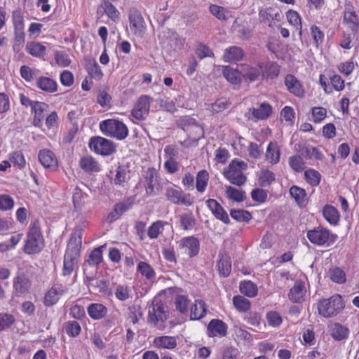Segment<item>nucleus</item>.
Here are the masks:
<instances>
[{"mask_svg":"<svg viewBox=\"0 0 359 359\" xmlns=\"http://www.w3.org/2000/svg\"><path fill=\"white\" fill-rule=\"evenodd\" d=\"M44 247V240L38 222L31 223L24 246V252L28 255L40 252Z\"/></svg>","mask_w":359,"mask_h":359,"instance_id":"f257e3e1","label":"nucleus"},{"mask_svg":"<svg viewBox=\"0 0 359 359\" xmlns=\"http://www.w3.org/2000/svg\"><path fill=\"white\" fill-rule=\"evenodd\" d=\"M100 129L104 135L118 140H124L128 135V129L126 125L115 119H107L101 121Z\"/></svg>","mask_w":359,"mask_h":359,"instance_id":"f03ea898","label":"nucleus"},{"mask_svg":"<svg viewBox=\"0 0 359 359\" xmlns=\"http://www.w3.org/2000/svg\"><path fill=\"white\" fill-rule=\"evenodd\" d=\"M343 309L344 302L341 296L339 294H335L329 299H323L318 304V313L325 318L337 316Z\"/></svg>","mask_w":359,"mask_h":359,"instance_id":"7ed1b4c3","label":"nucleus"},{"mask_svg":"<svg viewBox=\"0 0 359 359\" xmlns=\"http://www.w3.org/2000/svg\"><path fill=\"white\" fill-rule=\"evenodd\" d=\"M168 309L158 297H154L148 311V323L156 326L158 323H163L168 318Z\"/></svg>","mask_w":359,"mask_h":359,"instance_id":"20e7f679","label":"nucleus"},{"mask_svg":"<svg viewBox=\"0 0 359 359\" xmlns=\"http://www.w3.org/2000/svg\"><path fill=\"white\" fill-rule=\"evenodd\" d=\"M306 236L311 243L319 246H329L337 238V235L331 234L327 229L320 226L309 230Z\"/></svg>","mask_w":359,"mask_h":359,"instance_id":"39448f33","label":"nucleus"},{"mask_svg":"<svg viewBox=\"0 0 359 359\" xmlns=\"http://www.w3.org/2000/svg\"><path fill=\"white\" fill-rule=\"evenodd\" d=\"M244 166H245V163L243 161L233 160L224 172L225 177L233 184L237 186L244 184L246 182V177L241 171Z\"/></svg>","mask_w":359,"mask_h":359,"instance_id":"423d86ee","label":"nucleus"},{"mask_svg":"<svg viewBox=\"0 0 359 359\" xmlns=\"http://www.w3.org/2000/svg\"><path fill=\"white\" fill-rule=\"evenodd\" d=\"M165 196L169 202L175 205L190 206L194 203L190 194H184L180 188L175 187H168L165 190Z\"/></svg>","mask_w":359,"mask_h":359,"instance_id":"0eeeda50","label":"nucleus"},{"mask_svg":"<svg viewBox=\"0 0 359 359\" xmlns=\"http://www.w3.org/2000/svg\"><path fill=\"white\" fill-rule=\"evenodd\" d=\"M89 147L91 150L102 156H109L115 151L112 142L101 137L92 138Z\"/></svg>","mask_w":359,"mask_h":359,"instance_id":"6e6552de","label":"nucleus"},{"mask_svg":"<svg viewBox=\"0 0 359 359\" xmlns=\"http://www.w3.org/2000/svg\"><path fill=\"white\" fill-rule=\"evenodd\" d=\"M67 288L62 284H54L45 294L43 304L46 306H52L56 304L61 297L65 294Z\"/></svg>","mask_w":359,"mask_h":359,"instance_id":"1a4fd4ad","label":"nucleus"},{"mask_svg":"<svg viewBox=\"0 0 359 359\" xmlns=\"http://www.w3.org/2000/svg\"><path fill=\"white\" fill-rule=\"evenodd\" d=\"M151 98L148 95L141 96L136 102L132 115L137 120H144L149 114Z\"/></svg>","mask_w":359,"mask_h":359,"instance_id":"9d476101","label":"nucleus"},{"mask_svg":"<svg viewBox=\"0 0 359 359\" xmlns=\"http://www.w3.org/2000/svg\"><path fill=\"white\" fill-rule=\"evenodd\" d=\"M179 248L182 253L189 257H195L199 252L200 243L194 236L182 238L179 243Z\"/></svg>","mask_w":359,"mask_h":359,"instance_id":"9b49d317","label":"nucleus"},{"mask_svg":"<svg viewBox=\"0 0 359 359\" xmlns=\"http://www.w3.org/2000/svg\"><path fill=\"white\" fill-rule=\"evenodd\" d=\"M343 22L355 35L359 26V18L354 11L352 5H346L343 17Z\"/></svg>","mask_w":359,"mask_h":359,"instance_id":"f8f14e48","label":"nucleus"},{"mask_svg":"<svg viewBox=\"0 0 359 359\" xmlns=\"http://www.w3.org/2000/svg\"><path fill=\"white\" fill-rule=\"evenodd\" d=\"M82 244V229H76L72 233L65 254L79 257Z\"/></svg>","mask_w":359,"mask_h":359,"instance_id":"ddd939ff","label":"nucleus"},{"mask_svg":"<svg viewBox=\"0 0 359 359\" xmlns=\"http://www.w3.org/2000/svg\"><path fill=\"white\" fill-rule=\"evenodd\" d=\"M206 204L212 215L217 219L223 222L224 224H229L230 219L227 212L222 206L215 199H208Z\"/></svg>","mask_w":359,"mask_h":359,"instance_id":"4468645a","label":"nucleus"},{"mask_svg":"<svg viewBox=\"0 0 359 359\" xmlns=\"http://www.w3.org/2000/svg\"><path fill=\"white\" fill-rule=\"evenodd\" d=\"M285 84L289 92L297 97H302L304 95V89L301 82L292 74H288L285 78Z\"/></svg>","mask_w":359,"mask_h":359,"instance_id":"2eb2a0df","label":"nucleus"},{"mask_svg":"<svg viewBox=\"0 0 359 359\" xmlns=\"http://www.w3.org/2000/svg\"><path fill=\"white\" fill-rule=\"evenodd\" d=\"M132 206V202L129 198L122 202L116 203L111 212L107 217V222L111 223L117 220L125 212Z\"/></svg>","mask_w":359,"mask_h":359,"instance_id":"dca6fc26","label":"nucleus"},{"mask_svg":"<svg viewBox=\"0 0 359 359\" xmlns=\"http://www.w3.org/2000/svg\"><path fill=\"white\" fill-rule=\"evenodd\" d=\"M306 290L305 284L302 280L295 281L294 286L290 289L288 294L289 299L295 303H299L304 300Z\"/></svg>","mask_w":359,"mask_h":359,"instance_id":"f3484780","label":"nucleus"},{"mask_svg":"<svg viewBox=\"0 0 359 359\" xmlns=\"http://www.w3.org/2000/svg\"><path fill=\"white\" fill-rule=\"evenodd\" d=\"M39 160L41 164L45 168H54L57 166V160L53 151L48 149H43L39 151L38 154Z\"/></svg>","mask_w":359,"mask_h":359,"instance_id":"a211bd4d","label":"nucleus"},{"mask_svg":"<svg viewBox=\"0 0 359 359\" xmlns=\"http://www.w3.org/2000/svg\"><path fill=\"white\" fill-rule=\"evenodd\" d=\"M30 286L31 282L25 275L18 276L13 279V290L17 296L27 293Z\"/></svg>","mask_w":359,"mask_h":359,"instance_id":"6ab92c4d","label":"nucleus"},{"mask_svg":"<svg viewBox=\"0 0 359 359\" xmlns=\"http://www.w3.org/2000/svg\"><path fill=\"white\" fill-rule=\"evenodd\" d=\"M265 158L270 164L276 165L280 161V149L277 142H270L267 145Z\"/></svg>","mask_w":359,"mask_h":359,"instance_id":"aec40b11","label":"nucleus"},{"mask_svg":"<svg viewBox=\"0 0 359 359\" xmlns=\"http://www.w3.org/2000/svg\"><path fill=\"white\" fill-rule=\"evenodd\" d=\"M154 346L158 348L174 349L177 345V339L172 336L156 337L153 341Z\"/></svg>","mask_w":359,"mask_h":359,"instance_id":"412c9836","label":"nucleus"},{"mask_svg":"<svg viewBox=\"0 0 359 359\" xmlns=\"http://www.w3.org/2000/svg\"><path fill=\"white\" fill-rule=\"evenodd\" d=\"M261 70L262 79H274L278 76L280 72V67L274 62H261Z\"/></svg>","mask_w":359,"mask_h":359,"instance_id":"4be33fe9","label":"nucleus"},{"mask_svg":"<svg viewBox=\"0 0 359 359\" xmlns=\"http://www.w3.org/2000/svg\"><path fill=\"white\" fill-rule=\"evenodd\" d=\"M208 331L210 337H224L226 334V326L222 320L214 319L210 322Z\"/></svg>","mask_w":359,"mask_h":359,"instance_id":"5701e85b","label":"nucleus"},{"mask_svg":"<svg viewBox=\"0 0 359 359\" xmlns=\"http://www.w3.org/2000/svg\"><path fill=\"white\" fill-rule=\"evenodd\" d=\"M36 85L41 90L49 93H55L57 90L56 81L46 76L39 77L36 79Z\"/></svg>","mask_w":359,"mask_h":359,"instance_id":"b1692460","label":"nucleus"},{"mask_svg":"<svg viewBox=\"0 0 359 359\" xmlns=\"http://www.w3.org/2000/svg\"><path fill=\"white\" fill-rule=\"evenodd\" d=\"M89 316L93 320L103 318L107 313V309L105 306L99 303L90 304L87 309Z\"/></svg>","mask_w":359,"mask_h":359,"instance_id":"393cba45","label":"nucleus"},{"mask_svg":"<svg viewBox=\"0 0 359 359\" xmlns=\"http://www.w3.org/2000/svg\"><path fill=\"white\" fill-rule=\"evenodd\" d=\"M243 50L238 46H231L224 50L223 59L226 62H236L242 59Z\"/></svg>","mask_w":359,"mask_h":359,"instance_id":"a878e982","label":"nucleus"},{"mask_svg":"<svg viewBox=\"0 0 359 359\" xmlns=\"http://www.w3.org/2000/svg\"><path fill=\"white\" fill-rule=\"evenodd\" d=\"M272 113V107L269 104L263 102L252 109V114L256 119H266Z\"/></svg>","mask_w":359,"mask_h":359,"instance_id":"bb28decb","label":"nucleus"},{"mask_svg":"<svg viewBox=\"0 0 359 359\" xmlns=\"http://www.w3.org/2000/svg\"><path fill=\"white\" fill-rule=\"evenodd\" d=\"M207 313L206 305L201 299L195 300V304L191 309V320H196L203 318Z\"/></svg>","mask_w":359,"mask_h":359,"instance_id":"cd10ccee","label":"nucleus"},{"mask_svg":"<svg viewBox=\"0 0 359 359\" xmlns=\"http://www.w3.org/2000/svg\"><path fill=\"white\" fill-rule=\"evenodd\" d=\"M146 192L148 196L155 195L154 187L158 182V173L154 168H149L146 175Z\"/></svg>","mask_w":359,"mask_h":359,"instance_id":"c85d7f7f","label":"nucleus"},{"mask_svg":"<svg viewBox=\"0 0 359 359\" xmlns=\"http://www.w3.org/2000/svg\"><path fill=\"white\" fill-rule=\"evenodd\" d=\"M323 215L324 218L331 225L336 226L339 221V214L337 208L330 205H326L323 209Z\"/></svg>","mask_w":359,"mask_h":359,"instance_id":"c756f323","label":"nucleus"},{"mask_svg":"<svg viewBox=\"0 0 359 359\" xmlns=\"http://www.w3.org/2000/svg\"><path fill=\"white\" fill-rule=\"evenodd\" d=\"M290 194L299 207H304L306 204V191L297 186L293 185L290 189Z\"/></svg>","mask_w":359,"mask_h":359,"instance_id":"7c9ffc66","label":"nucleus"},{"mask_svg":"<svg viewBox=\"0 0 359 359\" xmlns=\"http://www.w3.org/2000/svg\"><path fill=\"white\" fill-rule=\"evenodd\" d=\"M25 50L33 57L41 58L46 55V48L39 42L32 41L27 43Z\"/></svg>","mask_w":359,"mask_h":359,"instance_id":"2f4dec72","label":"nucleus"},{"mask_svg":"<svg viewBox=\"0 0 359 359\" xmlns=\"http://www.w3.org/2000/svg\"><path fill=\"white\" fill-rule=\"evenodd\" d=\"M168 223L165 221L157 220L153 222L148 228L147 235L150 239H156L163 233L164 226Z\"/></svg>","mask_w":359,"mask_h":359,"instance_id":"473e14b6","label":"nucleus"},{"mask_svg":"<svg viewBox=\"0 0 359 359\" xmlns=\"http://www.w3.org/2000/svg\"><path fill=\"white\" fill-rule=\"evenodd\" d=\"M80 166L86 172H97L100 170L99 163L94 158L90 156L81 158Z\"/></svg>","mask_w":359,"mask_h":359,"instance_id":"72a5a7b5","label":"nucleus"},{"mask_svg":"<svg viewBox=\"0 0 359 359\" xmlns=\"http://www.w3.org/2000/svg\"><path fill=\"white\" fill-rule=\"evenodd\" d=\"M286 18L288 22L296 28V30L298 31V34L299 36L302 34V18L299 14L293 10H289L286 13Z\"/></svg>","mask_w":359,"mask_h":359,"instance_id":"f704fd0d","label":"nucleus"},{"mask_svg":"<svg viewBox=\"0 0 359 359\" xmlns=\"http://www.w3.org/2000/svg\"><path fill=\"white\" fill-rule=\"evenodd\" d=\"M77 257L76 256L70 255L69 254H65L62 276H69L74 271L75 265L77 264Z\"/></svg>","mask_w":359,"mask_h":359,"instance_id":"c9c22d12","label":"nucleus"},{"mask_svg":"<svg viewBox=\"0 0 359 359\" xmlns=\"http://www.w3.org/2000/svg\"><path fill=\"white\" fill-rule=\"evenodd\" d=\"M239 289L243 294L248 297H254L257 294V287L250 280L241 282L240 283Z\"/></svg>","mask_w":359,"mask_h":359,"instance_id":"e433bc0d","label":"nucleus"},{"mask_svg":"<svg viewBox=\"0 0 359 359\" xmlns=\"http://www.w3.org/2000/svg\"><path fill=\"white\" fill-rule=\"evenodd\" d=\"M330 278L335 283L343 284L346 281L345 272L337 266L332 267L328 271Z\"/></svg>","mask_w":359,"mask_h":359,"instance_id":"4c0bfd02","label":"nucleus"},{"mask_svg":"<svg viewBox=\"0 0 359 359\" xmlns=\"http://www.w3.org/2000/svg\"><path fill=\"white\" fill-rule=\"evenodd\" d=\"M304 179L311 187H317L320 182L321 175L318 171L309 168L304 171Z\"/></svg>","mask_w":359,"mask_h":359,"instance_id":"58836bf2","label":"nucleus"},{"mask_svg":"<svg viewBox=\"0 0 359 359\" xmlns=\"http://www.w3.org/2000/svg\"><path fill=\"white\" fill-rule=\"evenodd\" d=\"M209 11L210 13L219 20L226 21L230 16L229 11L216 4H211L209 7Z\"/></svg>","mask_w":359,"mask_h":359,"instance_id":"ea45409f","label":"nucleus"},{"mask_svg":"<svg viewBox=\"0 0 359 359\" xmlns=\"http://www.w3.org/2000/svg\"><path fill=\"white\" fill-rule=\"evenodd\" d=\"M86 69L90 76L95 79L99 80L103 76L99 65L95 60H89L86 62Z\"/></svg>","mask_w":359,"mask_h":359,"instance_id":"a19ab883","label":"nucleus"},{"mask_svg":"<svg viewBox=\"0 0 359 359\" xmlns=\"http://www.w3.org/2000/svg\"><path fill=\"white\" fill-rule=\"evenodd\" d=\"M93 292H100L105 295L111 294L109 290V283L103 279H96L93 284L91 283V287L89 289Z\"/></svg>","mask_w":359,"mask_h":359,"instance_id":"79ce46f5","label":"nucleus"},{"mask_svg":"<svg viewBox=\"0 0 359 359\" xmlns=\"http://www.w3.org/2000/svg\"><path fill=\"white\" fill-rule=\"evenodd\" d=\"M114 294L119 301L124 302L132 297V290L126 285H118L115 288Z\"/></svg>","mask_w":359,"mask_h":359,"instance_id":"37998d69","label":"nucleus"},{"mask_svg":"<svg viewBox=\"0 0 359 359\" xmlns=\"http://www.w3.org/2000/svg\"><path fill=\"white\" fill-rule=\"evenodd\" d=\"M288 164L290 167L296 172H302L306 167L305 161L299 155H294L290 156L288 159Z\"/></svg>","mask_w":359,"mask_h":359,"instance_id":"c03bdc74","label":"nucleus"},{"mask_svg":"<svg viewBox=\"0 0 359 359\" xmlns=\"http://www.w3.org/2000/svg\"><path fill=\"white\" fill-rule=\"evenodd\" d=\"M222 73L225 79L233 84L239 83L241 80L238 71L229 66L223 67Z\"/></svg>","mask_w":359,"mask_h":359,"instance_id":"a18cd8bd","label":"nucleus"},{"mask_svg":"<svg viewBox=\"0 0 359 359\" xmlns=\"http://www.w3.org/2000/svg\"><path fill=\"white\" fill-rule=\"evenodd\" d=\"M219 273L224 277H227L231 271V262L230 258L226 256H222L217 264Z\"/></svg>","mask_w":359,"mask_h":359,"instance_id":"49530a36","label":"nucleus"},{"mask_svg":"<svg viewBox=\"0 0 359 359\" xmlns=\"http://www.w3.org/2000/svg\"><path fill=\"white\" fill-rule=\"evenodd\" d=\"M129 19L130 25L135 29V32H141L143 30L144 20L139 12L135 11L131 13Z\"/></svg>","mask_w":359,"mask_h":359,"instance_id":"de8ad7c7","label":"nucleus"},{"mask_svg":"<svg viewBox=\"0 0 359 359\" xmlns=\"http://www.w3.org/2000/svg\"><path fill=\"white\" fill-rule=\"evenodd\" d=\"M245 76L250 81L258 80L260 77L262 78V72L261 70V62L257 67L248 66L244 69Z\"/></svg>","mask_w":359,"mask_h":359,"instance_id":"09e8293b","label":"nucleus"},{"mask_svg":"<svg viewBox=\"0 0 359 359\" xmlns=\"http://www.w3.org/2000/svg\"><path fill=\"white\" fill-rule=\"evenodd\" d=\"M226 194L229 199L236 202H243L245 199L244 191L230 186L226 187Z\"/></svg>","mask_w":359,"mask_h":359,"instance_id":"8fccbe9b","label":"nucleus"},{"mask_svg":"<svg viewBox=\"0 0 359 359\" xmlns=\"http://www.w3.org/2000/svg\"><path fill=\"white\" fill-rule=\"evenodd\" d=\"M233 304L235 308L240 312H246L250 308V302L246 298L237 295L233 298Z\"/></svg>","mask_w":359,"mask_h":359,"instance_id":"3c124183","label":"nucleus"},{"mask_svg":"<svg viewBox=\"0 0 359 359\" xmlns=\"http://www.w3.org/2000/svg\"><path fill=\"white\" fill-rule=\"evenodd\" d=\"M208 181V173L205 170H201L196 176V187L198 192L203 193L206 189Z\"/></svg>","mask_w":359,"mask_h":359,"instance_id":"603ef678","label":"nucleus"},{"mask_svg":"<svg viewBox=\"0 0 359 359\" xmlns=\"http://www.w3.org/2000/svg\"><path fill=\"white\" fill-rule=\"evenodd\" d=\"M273 181H275V175L272 171L267 169L261 171L259 177V183L261 187H268Z\"/></svg>","mask_w":359,"mask_h":359,"instance_id":"864d4df0","label":"nucleus"},{"mask_svg":"<svg viewBox=\"0 0 359 359\" xmlns=\"http://www.w3.org/2000/svg\"><path fill=\"white\" fill-rule=\"evenodd\" d=\"M196 224V219L192 213L180 215V225L184 230H191Z\"/></svg>","mask_w":359,"mask_h":359,"instance_id":"5fc2aeb1","label":"nucleus"},{"mask_svg":"<svg viewBox=\"0 0 359 359\" xmlns=\"http://www.w3.org/2000/svg\"><path fill=\"white\" fill-rule=\"evenodd\" d=\"M137 271L148 280L152 279L156 275L153 268L145 262H140L138 263Z\"/></svg>","mask_w":359,"mask_h":359,"instance_id":"6e6d98bb","label":"nucleus"},{"mask_svg":"<svg viewBox=\"0 0 359 359\" xmlns=\"http://www.w3.org/2000/svg\"><path fill=\"white\" fill-rule=\"evenodd\" d=\"M327 76L332 86V88H334L337 91H341L344 88V81L339 75L329 72Z\"/></svg>","mask_w":359,"mask_h":359,"instance_id":"4d7b16f0","label":"nucleus"},{"mask_svg":"<svg viewBox=\"0 0 359 359\" xmlns=\"http://www.w3.org/2000/svg\"><path fill=\"white\" fill-rule=\"evenodd\" d=\"M174 304L177 311L182 313L187 312L189 305V300L184 295H177L175 298Z\"/></svg>","mask_w":359,"mask_h":359,"instance_id":"13d9d810","label":"nucleus"},{"mask_svg":"<svg viewBox=\"0 0 359 359\" xmlns=\"http://www.w3.org/2000/svg\"><path fill=\"white\" fill-rule=\"evenodd\" d=\"M229 106V102L224 98L216 100L214 103L208 105L207 109L213 113H219L225 110Z\"/></svg>","mask_w":359,"mask_h":359,"instance_id":"bf43d9fd","label":"nucleus"},{"mask_svg":"<svg viewBox=\"0 0 359 359\" xmlns=\"http://www.w3.org/2000/svg\"><path fill=\"white\" fill-rule=\"evenodd\" d=\"M11 163L18 167L20 169H23L26 165V161L24 155L21 151H17L11 154L9 157Z\"/></svg>","mask_w":359,"mask_h":359,"instance_id":"052dcab7","label":"nucleus"},{"mask_svg":"<svg viewBox=\"0 0 359 359\" xmlns=\"http://www.w3.org/2000/svg\"><path fill=\"white\" fill-rule=\"evenodd\" d=\"M14 27L15 34L17 40L23 41L25 36L23 32L24 22L22 18L20 15L14 17Z\"/></svg>","mask_w":359,"mask_h":359,"instance_id":"680f3d73","label":"nucleus"},{"mask_svg":"<svg viewBox=\"0 0 359 359\" xmlns=\"http://www.w3.org/2000/svg\"><path fill=\"white\" fill-rule=\"evenodd\" d=\"M230 215L233 219L238 222H248L252 218L250 213L244 210H231Z\"/></svg>","mask_w":359,"mask_h":359,"instance_id":"e2e57ef3","label":"nucleus"},{"mask_svg":"<svg viewBox=\"0 0 359 359\" xmlns=\"http://www.w3.org/2000/svg\"><path fill=\"white\" fill-rule=\"evenodd\" d=\"M81 326L77 321H69L65 325L66 333L70 337H76L81 332Z\"/></svg>","mask_w":359,"mask_h":359,"instance_id":"0e129e2a","label":"nucleus"},{"mask_svg":"<svg viewBox=\"0 0 359 359\" xmlns=\"http://www.w3.org/2000/svg\"><path fill=\"white\" fill-rule=\"evenodd\" d=\"M128 177V170L124 166H118L116 170L114 183L116 185H121Z\"/></svg>","mask_w":359,"mask_h":359,"instance_id":"69168bd1","label":"nucleus"},{"mask_svg":"<svg viewBox=\"0 0 359 359\" xmlns=\"http://www.w3.org/2000/svg\"><path fill=\"white\" fill-rule=\"evenodd\" d=\"M310 31L315 45L318 48L323 42L324 33L316 25H312L310 28Z\"/></svg>","mask_w":359,"mask_h":359,"instance_id":"338daca9","label":"nucleus"},{"mask_svg":"<svg viewBox=\"0 0 359 359\" xmlns=\"http://www.w3.org/2000/svg\"><path fill=\"white\" fill-rule=\"evenodd\" d=\"M103 8L106 15L112 20L115 21L118 18L119 12L111 2L105 1Z\"/></svg>","mask_w":359,"mask_h":359,"instance_id":"774afa93","label":"nucleus"}]
</instances>
